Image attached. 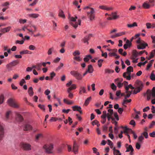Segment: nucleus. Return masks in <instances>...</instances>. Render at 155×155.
<instances>
[{
  "label": "nucleus",
  "mask_w": 155,
  "mask_h": 155,
  "mask_svg": "<svg viewBox=\"0 0 155 155\" xmlns=\"http://www.w3.org/2000/svg\"><path fill=\"white\" fill-rule=\"evenodd\" d=\"M28 48L30 50H34L35 49V47L34 45H31L29 46Z\"/></svg>",
  "instance_id": "62"
},
{
  "label": "nucleus",
  "mask_w": 155,
  "mask_h": 155,
  "mask_svg": "<svg viewBox=\"0 0 155 155\" xmlns=\"http://www.w3.org/2000/svg\"><path fill=\"white\" fill-rule=\"evenodd\" d=\"M67 89V91H71V90L75 89L76 88V85L75 84H72L71 86Z\"/></svg>",
  "instance_id": "24"
},
{
  "label": "nucleus",
  "mask_w": 155,
  "mask_h": 155,
  "mask_svg": "<svg viewBox=\"0 0 155 155\" xmlns=\"http://www.w3.org/2000/svg\"><path fill=\"white\" fill-rule=\"evenodd\" d=\"M19 63V62L17 60H15L13 61L10 63L13 67L15 66Z\"/></svg>",
  "instance_id": "33"
},
{
  "label": "nucleus",
  "mask_w": 155,
  "mask_h": 155,
  "mask_svg": "<svg viewBox=\"0 0 155 155\" xmlns=\"http://www.w3.org/2000/svg\"><path fill=\"white\" fill-rule=\"evenodd\" d=\"M108 113L107 114V118L108 121H110L112 118V116L113 113V109H109L108 110Z\"/></svg>",
  "instance_id": "10"
},
{
  "label": "nucleus",
  "mask_w": 155,
  "mask_h": 155,
  "mask_svg": "<svg viewBox=\"0 0 155 155\" xmlns=\"http://www.w3.org/2000/svg\"><path fill=\"white\" fill-rule=\"evenodd\" d=\"M113 154L114 155H121V153L120 152L119 150H116L115 147H114L113 148Z\"/></svg>",
  "instance_id": "23"
},
{
  "label": "nucleus",
  "mask_w": 155,
  "mask_h": 155,
  "mask_svg": "<svg viewBox=\"0 0 155 155\" xmlns=\"http://www.w3.org/2000/svg\"><path fill=\"white\" fill-rule=\"evenodd\" d=\"M64 102L68 105H71L74 104V102L73 101H69L66 99H64L63 100Z\"/></svg>",
  "instance_id": "27"
},
{
  "label": "nucleus",
  "mask_w": 155,
  "mask_h": 155,
  "mask_svg": "<svg viewBox=\"0 0 155 155\" xmlns=\"http://www.w3.org/2000/svg\"><path fill=\"white\" fill-rule=\"evenodd\" d=\"M147 62V61H146L143 62H140L138 64V66L140 67L142 65H144Z\"/></svg>",
  "instance_id": "55"
},
{
  "label": "nucleus",
  "mask_w": 155,
  "mask_h": 155,
  "mask_svg": "<svg viewBox=\"0 0 155 155\" xmlns=\"http://www.w3.org/2000/svg\"><path fill=\"white\" fill-rule=\"evenodd\" d=\"M86 93L85 87L83 86H81L79 89V94H81L82 93Z\"/></svg>",
  "instance_id": "17"
},
{
  "label": "nucleus",
  "mask_w": 155,
  "mask_h": 155,
  "mask_svg": "<svg viewBox=\"0 0 155 155\" xmlns=\"http://www.w3.org/2000/svg\"><path fill=\"white\" fill-rule=\"evenodd\" d=\"M150 78L152 81H155V75L154 73V71L152 72Z\"/></svg>",
  "instance_id": "40"
},
{
  "label": "nucleus",
  "mask_w": 155,
  "mask_h": 155,
  "mask_svg": "<svg viewBox=\"0 0 155 155\" xmlns=\"http://www.w3.org/2000/svg\"><path fill=\"white\" fill-rule=\"evenodd\" d=\"M130 88L132 90H133L134 89V87H133L131 84H130L126 86L125 87V89L126 90L125 93H127L128 91H128Z\"/></svg>",
  "instance_id": "22"
},
{
  "label": "nucleus",
  "mask_w": 155,
  "mask_h": 155,
  "mask_svg": "<svg viewBox=\"0 0 155 155\" xmlns=\"http://www.w3.org/2000/svg\"><path fill=\"white\" fill-rule=\"evenodd\" d=\"M80 54L79 51L78 50H76L73 53V55L75 56L77 55H79Z\"/></svg>",
  "instance_id": "49"
},
{
  "label": "nucleus",
  "mask_w": 155,
  "mask_h": 155,
  "mask_svg": "<svg viewBox=\"0 0 155 155\" xmlns=\"http://www.w3.org/2000/svg\"><path fill=\"white\" fill-rule=\"evenodd\" d=\"M9 5V3L8 2H6L2 4L1 5V6L2 7L5 6L6 7L7 6H8Z\"/></svg>",
  "instance_id": "54"
},
{
  "label": "nucleus",
  "mask_w": 155,
  "mask_h": 155,
  "mask_svg": "<svg viewBox=\"0 0 155 155\" xmlns=\"http://www.w3.org/2000/svg\"><path fill=\"white\" fill-rule=\"evenodd\" d=\"M94 71L93 68L91 65H89L88 66V69L87 70V72L89 73H92Z\"/></svg>",
  "instance_id": "25"
},
{
  "label": "nucleus",
  "mask_w": 155,
  "mask_h": 155,
  "mask_svg": "<svg viewBox=\"0 0 155 155\" xmlns=\"http://www.w3.org/2000/svg\"><path fill=\"white\" fill-rule=\"evenodd\" d=\"M89 40V36H86L83 39V41L84 43H87V45L89 44L88 41Z\"/></svg>",
  "instance_id": "36"
},
{
  "label": "nucleus",
  "mask_w": 155,
  "mask_h": 155,
  "mask_svg": "<svg viewBox=\"0 0 155 155\" xmlns=\"http://www.w3.org/2000/svg\"><path fill=\"white\" fill-rule=\"evenodd\" d=\"M148 44L143 41V42L141 43L139 45L137 46V48L138 49H143Z\"/></svg>",
  "instance_id": "9"
},
{
  "label": "nucleus",
  "mask_w": 155,
  "mask_h": 155,
  "mask_svg": "<svg viewBox=\"0 0 155 155\" xmlns=\"http://www.w3.org/2000/svg\"><path fill=\"white\" fill-rule=\"evenodd\" d=\"M74 59L78 61H81V59L80 58L79 56H75L74 58Z\"/></svg>",
  "instance_id": "63"
},
{
  "label": "nucleus",
  "mask_w": 155,
  "mask_h": 155,
  "mask_svg": "<svg viewBox=\"0 0 155 155\" xmlns=\"http://www.w3.org/2000/svg\"><path fill=\"white\" fill-rule=\"evenodd\" d=\"M7 103L10 106L15 108H18L19 104L15 100L12 98L9 99L7 101Z\"/></svg>",
  "instance_id": "1"
},
{
  "label": "nucleus",
  "mask_w": 155,
  "mask_h": 155,
  "mask_svg": "<svg viewBox=\"0 0 155 155\" xmlns=\"http://www.w3.org/2000/svg\"><path fill=\"white\" fill-rule=\"evenodd\" d=\"M141 135H143L146 139H147L148 137V135L147 132H143L142 134Z\"/></svg>",
  "instance_id": "58"
},
{
  "label": "nucleus",
  "mask_w": 155,
  "mask_h": 155,
  "mask_svg": "<svg viewBox=\"0 0 155 155\" xmlns=\"http://www.w3.org/2000/svg\"><path fill=\"white\" fill-rule=\"evenodd\" d=\"M21 146L25 150H31V146L29 144L22 143L21 144Z\"/></svg>",
  "instance_id": "7"
},
{
  "label": "nucleus",
  "mask_w": 155,
  "mask_h": 155,
  "mask_svg": "<svg viewBox=\"0 0 155 155\" xmlns=\"http://www.w3.org/2000/svg\"><path fill=\"white\" fill-rule=\"evenodd\" d=\"M52 22L53 23V30H56L57 24V23L54 21H52Z\"/></svg>",
  "instance_id": "43"
},
{
  "label": "nucleus",
  "mask_w": 155,
  "mask_h": 155,
  "mask_svg": "<svg viewBox=\"0 0 155 155\" xmlns=\"http://www.w3.org/2000/svg\"><path fill=\"white\" fill-rule=\"evenodd\" d=\"M154 125H155V121H152L151 123L150 124L149 127L150 128H151L152 127H153Z\"/></svg>",
  "instance_id": "64"
},
{
  "label": "nucleus",
  "mask_w": 155,
  "mask_h": 155,
  "mask_svg": "<svg viewBox=\"0 0 155 155\" xmlns=\"http://www.w3.org/2000/svg\"><path fill=\"white\" fill-rule=\"evenodd\" d=\"M92 124L93 125H96L98 127H99L100 126L99 122L98 121L96 120H94L92 123Z\"/></svg>",
  "instance_id": "45"
},
{
  "label": "nucleus",
  "mask_w": 155,
  "mask_h": 155,
  "mask_svg": "<svg viewBox=\"0 0 155 155\" xmlns=\"http://www.w3.org/2000/svg\"><path fill=\"white\" fill-rule=\"evenodd\" d=\"M54 48H50L47 52V54L48 55H50L52 54V52L54 51Z\"/></svg>",
  "instance_id": "41"
},
{
  "label": "nucleus",
  "mask_w": 155,
  "mask_h": 155,
  "mask_svg": "<svg viewBox=\"0 0 155 155\" xmlns=\"http://www.w3.org/2000/svg\"><path fill=\"white\" fill-rule=\"evenodd\" d=\"M11 113V111H8L6 113L5 115V119L6 120H7L8 119L9 115Z\"/></svg>",
  "instance_id": "51"
},
{
  "label": "nucleus",
  "mask_w": 155,
  "mask_h": 155,
  "mask_svg": "<svg viewBox=\"0 0 155 155\" xmlns=\"http://www.w3.org/2000/svg\"><path fill=\"white\" fill-rule=\"evenodd\" d=\"M99 7L100 9L107 11L112 10H113V8L111 7H108L105 5H100Z\"/></svg>",
  "instance_id": "13"
},
{
  "label": "nucleus",
  "mask_w": 155,
  "mask_h": 155,
  "mask_svg": "<svg viewBox=\"0 0 155 155\" xmlns=\"http://www.w3.org/2000/svg\"><path fill=\"white\" fill-rule=\"evenodd\" d=\"M111 87L113 91H115L116 90L117 87L114 83L111 84Z\"/></svg>",
  "instance_id": "56"
},
{
  "label": "nucleus",
  "mask_w": 155,
  "mask_h": 155,
  "mask_svg": "<svg viewBox=\"0 0 155 155\" xmlns=\"http://www.w3.org/2000/svg\"><path fill=\"white\" fill-rule=\"evenodd\" d=\"M23 129L25 131H30L32 129V127L29 124H25L23 126Z\"/></svg>",
  "instance_id": "8"
},
{
  "label": "nucleus",
  "mask_w": 155,
  "mask_h": 155,
  "mask_svg": "<svg viewBox=\"0 0 155 155\" xmlns=\"http://www.w3.org/2000/svg\"><path fill=\"white\" fill-rule=\"evenodd\" d=\"M144 137L142 135L139 136L138 138V141L140 143H142V141L144 140Z\"/></svg>",
  "instance_id": "46"
},
{
  "label": "nucleus",
  "mask_w": 155,
  "mask_h": 155,
  "mask_svg": "<svg viewBox=\"0 0 155 155\" xmlns=\"http://www.w3.org/2000/svg\"><path fill=\"white\" fill-rule=\"evenodd\" d=\"M149 4L150 5L151 7L155 6L154 3L155 2V0H149L147 1Z\"/></svg>",
  "instance_id": "42"
},
{
  "label": "nucleus",
  "mask_w": 155,
  "mask_h": 155,
  "mask_svg": "<svg viewBox=\"0 0 155 155\" xmlns=\"http://www.w3.org/2000/svg\"><path fill=\"white\" fill-rule=\"evenodd\" d=\"M64 64L62 63H60V65L56 68L55 71H58L59 70L61 69L63 67Z\"/></svg>",
  "instance_id": "34"
},
{
  "label": "nucleus",
  "mask_w": 155,
  "mask_h": 155,
  "mask_svg": "<svg viewBox=\"0 0 155 155\" xmlns=\"http://www.w3.org/2000/svg\"><path fill=\"white\" fill-rule=\"evenodd\" d=\"M136 148L138 150H139L140 148L141 145L140 143L139 142H137L136 144Z\"/></svg>",
  "instance_id": "53"
},
{
  "label": "nucleus",
  "mask_w": 155,
  "mask_h": 155,
  "mask_svg": "<svg viewBox=\"0 0 155 155\" xmlns=\"http://www.w3.org/2000/svg\"><path fill=\"white\" fill-rule=\"evenodd\" d=\"M67 93L68 94V97L70 99H72L73 97V94L71 91H67Z\"/></svg>",
  "instance_id": "47"
},
{
  "label": "nucleus",
  "mask_w": 155,
  "mask_h": 155,
  "mask_svg": "<svg viewBox=\"0 0 155 155\" xmlns=\"http://www.w3.org/2000/svg\"><path fill=\"white\" fill-rule=\"evenodd\" d=\"M147 100L155 97V87H153L151 90H148L147 91Z\"/></svg>",
  "instance_id": "3"
},
{
  "label": "nucleus",
  "mask_w": 155,
  "mask_h": 155,
  "mask_svg": "<svg viewBox=\"0 0 155 155\" xmlns=\"http://www.w3.org/2000/svg\"><path fill=\"white\" fill-rule=\"evenodd\" d=\"M151 38L152 40V43L153 44L155 43V35H151Z\"/></svg>",
  "instance_id": "61"
},
{
  "label": "nucleus",
  "mask_w": 155,
  "mask_h": 155,
  "mask_svg": "<svg viewBox=\"0 0 155 155\" xmlns=\"http://www.w3.org/2000/svg\"><path fill=\"white\" fill-rule=\"evenodd\" d=\"M92 58V56L91 55H87L86 57L84 58V60L85 62H87L90 59H91Z\"/></svg>",
  "instance_id": "31"
},
{
  "label": "nucleus",
  "mask_w": 155,
  "mask_h": 155,
  "mask_svg": "<svg viewBox=\"0 0 155 155\" xmlns=\"http://www.w3.org/2000/svg\"><path fill=\"white\" fill-rule=\"evenodd\" d=\"M20 54H30L29 51L28 50H24L20 52Z\"/></svg>",
  "instance_id": "38"
},
{
  "label": "nucleus",
  "mask_w": 155,
  "mask_h": 155,
  "mask_svg": "<svg viewBox=\"0 0 155 155\" xmlns=\"http://www.w3.org/2000/svg\"><path fill=\"white\" fill-rule=\"evenodd\" d=\"M144 52H145V51H141L138 53L137 52V51L135 50L134 51H133V55L136 58L137 57L138 55H140L142 54H143Z\"/></svg>",
  "instance_id": "21"
},
{
  "label": "nucleus",
  "mask_w": 155,
  "mask_h": 155,
  "mask_svg": "<svg viewBox=\"0 0 155 155\" xmlns=\"http://www.w3.org/2000/svg\"><path fill=\"white\" fill-rule=\"evenodd\" d=\"M104 60L103 59H100L98 61V65L99 67H101L102 65V63Z\"/></svg>",
  "instance_id": "50"
},
{
  "label": "nucleus",
  "mask_w": 155,
  "mask_h": 155,
  "mask_svg": "<svg viewBox=\"0 0 155 155\" xmlns=\"http://www.w3.org/2000/svg\"><path fill=\"white\" fill-rule=\"evenodd\" d=\"M43 148L45 150L47 153H51L53 152L54 145L52 143L45 144L43 146Z\"/></svg>",
  "instance_id": "4"
},
{
  "label": "nucleus",
  "mask_w": 155,
  "mask_h": 155,
  "mask_svg": "<svg viewBox=\"0 0 155 155\" xmlns=\"http://www.w3.org/2000/svg\"><path fill=\"white\" fill-rule=\"evenodd\" d=\"M110 16H112L113 20L118 19L120 17L119 15H117L116 12H112L110 15Z\"/></svg>",
  "instance_id": "20"
},
{
  "label": "nucleus",
  "mask_w": 155,
  "mask_h": 155,
  "mask_svg": "<svg viewBox=\"0 0 155 155\" xmlns=\"http://www.w3.org/2000/svg\"><path fill=\"white\" fill-rule=\"evenodd\" d=\"M16 120L18 122H21L23 120V118L21 115L18 113H16Z\"/></svg>",
  "instance_id": "12"
},
{
  "label": "nucleus",
  "mask_w": 155,
  "mask_h": 155,
  "mask_svg": "<svg viewBox=\"0 0 155 155\" xmlns=\"http://www.w3.org/2000/svg\"><path fill=\"white\" fill-rule=\"evenodd\" d=\"M24 43V40L19 41V40H17L15 41V43L16 44H19L21 45L23 44Z\"/></svg>",
  "instance_id": "59"
},
{
  "label": "nucleus",
  "mask_w": 155,
  "mask_h": 155,
  "mask_svg": "<svg viewBox=\"0 0 155 155\" xmlns=\"http://www.w3.org/2000/svg\"><path fill=\"white\" fill-rule=\"evenodd\" d=\"M146 25L147 29H149L151 28V24L150 23H147L146 24Z\"/></svg>",
  "instance_id": "57"
},
{
  "label": "nucleus",
  "mask_w": 155,
  "mask_h": 155,
  "mask_svg": "<svg viewBox=\"0 0 155 155\" xmlns=\"http://www.w3.org/2000/svg\"><path fill=\"white\" fill-rule=\"evenodd\" d=\"M129 68H132L130 67H128L127 69V71L125 72H124L123 74V76L124 78H126V79L127 80H130L131 79V74H129V72L130 71H129Z\"/></svg>",
  "instance_id": "5"
},
{
  "label": "nucleus",
  "mask_w": 155,
  "mask_h": 155,
  "mask_svg": "<svg viewBox=\"0 0 155 155\" xmlns=\"http://www.w3.org/2000/svg\"><path fill=\"white\" fill-rule=\"evenodd\" d=\"M4 100V95H2L0 96V104H2Z\"/></svg>",
  "instance_id": "52"
},
{
  "label": "nucleus",
  "mask_w": 155,
  "mask_h": 155,
  "mask_svg": "<svg viewBox=\"0 0 155 155\" xmlns=\"http://www.w3.org/2000/svg\"><path fill=\"white\" fill-rule=\"evenodd\" d=\"M28 15L29 17L34 18H37L39 16V14L36 13L29 14Z\"/></svg>",
  "instance_id": "19"
},
{
  "label": "nucleus",
  "mask_w": 155,
  "mask_h": 155,
  "mask_svg": "<svg viewBox=\"0 0 155 155\" xmlns=\"http://www.w3.org/2000/svg\"><path fill=\"white\" fill-rule=\"evenodd\" d=\"M107 128L108 127L107 125H104L103 127V131L104 132L107 131Z\"/></svg>",
  "instance_id": "60"
},
{
  "label": "nucleus",
  "mask_w": 155,
  "mask_h": 155,
  "mask_svg": "<svg viewBox=\"0 0 155 155\" xmlns=\"http://www.w3.org/2000/svg\"><path fill=\"white\" fill-rule=\"evenodd\" d=\"M78 146L77 144L74 142V144L73 151L75 154L77 153L78 150Z\"/></svg>",
  "instance_id": "14"
},
{
  "label": "nucleus",
  "mask_w": 155,
  "mask_h": 155,
  "mask_svg": "<svg viewBox=\"0 0 155 155\" xmlns=\"http://www.w3.org/2000/svg\"><path fill=\"white\" fill-rule=\"evenodd\" d=\"M13 66L12 65L10 64V63L6 65V67L7 69V70L8 71H10L12 70L13 69Z\"/></svg>",
  "instance_id": "30"
},
{
  "label": "nucleus",
  "mask_w": 155,
  "mask_h": 155,
  "mask_svg": "<svg viewBox=\"0 0 155 155\" xmlns=\"http://www.w3.org/2000/svg\"><path fill=\"white\" fill-rule=\"evenodd\" d=\"M126 34V32L125 31H121L117 33L116 34V36H117V37L122 36L124 35H125Z\"/></svg>",
  "instance_id": "35"
},
{
  "label": "nucleus",
  "mask_w": 155,
  "mask_h": 155,
  "mask_svg": "<svg viewBox=\"0 0 155 155\" xmlns=\"http://www.w3.org/2000/svg\"><path fill=\"white\" fill-rule=\"evenodd\" d=\"M137 83L138 84V87H141V88H143V85L141 81L138 80L137 81Z\"/></svg>",
  "instance_id": "48"
},
{
  "label": "nucleus",
  "mask_w": 155,
  "mask_h": 155,
  "mask_svg": "<svg viewBox=\"0 0 155 155\" xmlns=\"http://www.w3.org/2000/svg\"><path fill=\"white\" fill-rule=\"evenodd\" d=\"M70 73L72 75L78 80H81L83 77L82 75L77 71H71Z\"/></svg>",
  "instance_id": "6"
},
{
  "label": "nucleus",
  "mask_w": 155,
  "mask_h": 155,
  "mask_svg": "<svg viewBox=\"0 0 155 155\" xmlns=\"http://www.w3.org/2000/svg\"><path fill=\"white\" fill-rule=\"evenodd\" d=\"M137 25L136 22H134L133 24H127V26L129 28H131L134 27H137Z\"/></svg>",
  "instance_id": "39"
},
{
  "label": "nucleus",
  "mask_w": 155,
  "mask_h": 155,
  "mask_svg": "<svg viewBox=\"0 0 155 155\" xmlns=\"http://www.w3.org/2000/svg\"><path fill=\"white\" fill-rule=\"evenodd\" d=\"M73 108V110L74 111H79L81 114H82V111L81 110V107L80 106H78L76 105L73 106L72 107Z\"/></svg>",
  "instance_id": "11"
},
{
  "label": "nucleus",
  "mask_w": 155,
  "mask_h": 155,
  "mask_svg": "<svg viewBox=\"0 0 155 155\" xmlns=\"http://www.w3.org/2000/svg\"><path fill=\"white\" fill-rule=\"evenodd\" d=\"M42 137L43 135L42 134H38L35 136V140L37 141Z\"/></svg>",
  "instance_id": "37"
},
{
  "label": "nucleus",
  "mask_w": 155,
  "mask_h": 155,
  "mask_svg": "<svg viewBox=\"0 0 155 155\" xmlns=\"http://www.w3.org/2000/svg\"><path fill=\"white\" fill-rule=\"evenodd\" d=\"M131 99H129V100H127V99H124L123 101V102L122 103V104L123 106H125V107H126L127 106L125 105L126 103H129L131 102Z\"/></svg>",
  "instance_id": "28"
},
{
  "label": "nucleus",
  "mask_w": 155,
  "mask_h": 155,
  "mask_svg": "<svg viewBox=\"0 0 155 155\" xmlns=\"http://www.w3.org/2000/svg\"><path fill=\"white\" fill-rule=\"evenodd\" d=\"M142 6L145 9H149L152 7L147 1L144 2L142 5Z\"/></svg>",
  "instance_id": "16"
},
{
  "label": "nucleus",
  "mask_w": 155,
  "mask_h": 155,
  "mask_svg": "<svg viewBox=\"0 0 155 155\" xmlns=\"http://www.w3.org/2000/svg\"><path fill=\"white\" fill-rule=\"evenodd\" d=\"M125 93L126 94V95L125 96L124 99H127L130 97L131 94V91H128V92Z\"/></svg>",
  "instance_id": "44"
},
{
  "label": "nucleus",
  "mask_w": 155,
  "mask_h": 155,
  "mask_svg": "<svg viewBox=\"0 0 155 155\" xmlns=\"http://www.w3.org/2000/svg\"><path fill=\"white\" fill-rule=\"evenodd\" d=\"M88 18L90 21H92L95 19V11L93 8H90V11L87 12Z\"/></svg>",
  "instance_id": "2"
},
{
  "label": "nucleus",
  "mask_w": 155,
  "mask_h": 155,
  "mask_svg": "<svg viewBox=\"0 0 155 155\" xmlns=\"http://www.w3.org/2000/svg\"><path fill=\"white\" fill-rule=\"evenodd\" d=\"M11 28L12 27L11 26H8L6 28L2 29L0 31L1 32H3L4 33L10 31Z\"/></svg>",
  "instance_id": "18"
},
{
  "label": "nucleus",
  "mask_w": 155,
  "mask_h": 155,
  "mask_svg": "<svg viewBox=\"0 0 155 155\" xmlns=\"http://www.w3.org/2000/svg\"><path fill=\"white\" fill-rule=\"evenodd\" d=\"M28 93L30 96H32L33 95L34 92H33V88L32 87H29L28 90Z\"/></svg>",
  "instance_id": "26"
},
{
  "label": "nucleus",
  "mask_w": 155,
  "mask_h": 155,
  "mask_svg": "<svg viewBox=\"0 0 155 155\" xmlns=\"http://www.w3.org/2000/svg\"><path fill=\"white\" fill-rule=\"evenodd\" d=\"M59 16L64 18H65V16L64 14L63 11L61 10L59 11V13L58 15Z\"/></svg>",
  "instance_id": "32"
},
{
  "label": "nucleus",
  "mask_w": 155,
  "mask_h": 155,
  "mask_svg": "<svg viewBox=\"0 0 155 155\" xmlns=\"http://www.w3.org/2000/svg\"><path fill=\"white\" fill-rule=\"evenodd\" d=\"M134 150L132 146L131 145H130L128 146V147H127V150L126 151V152H128L130 151V154L131 155H132L133 154V152Z\"/></svg>",
  "instance_id": "15"
},
{
  "label": "nucleus",
  "mask_w": 155,
  "mask_h": 155,
  "mask_svg": "<svg viewBox=\"0 0 155 155\" xmlns=\"http://www.w3.org/2000/svg\"><path fill=\"white\" fill-rule=\"evenodd\" d=\"M91 99V97H88L85 101L84 105L86 106H87L89 104Z\"/></svg>",
  "instance_id": "29"
}]
</instances>
